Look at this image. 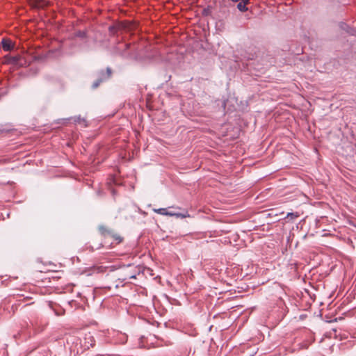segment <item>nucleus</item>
<instances>
[{
	"instance_id": "14",
	"label": "nucleus",
	"mask_w": 356,
	"mask_h": 356,
	"mask_svg": "<svg viewBox=\"0 0 356 356\" xmlns=\"http://www.w3.org/2000/svg\"><path fill=\"white\" fill-rule=\"evenodd\" d=\"M223 106H224V107H225V106H226L225 102H223Z\"/></svg>"
},
{
	"instance_id": "12",
	"label": "nucleus",
	"mask_w": 356,
	"mask_h": 356,
	"mask_svg": "<svg viewBox=\"0 0 356 356\" xmlns=\"http://www.w3.org/2000/svg\"><path fill=\"white\" fill-rule=\"evenodd\" d=\"M99 230L100 232L102 233V234H104V232H105V228L102 226H100L99 227Z\"/></svg>"
},
{
	"instance_id": "8",
	"label": "nucleus",
	"mask_w": 356,
	"mask_h": 356,
	"mask_svg": "<svg viewBox=\"0 0 356 356\" xmlns=\"http://www.w3.org/2000/svg\"><path fill=\"white\" fill-rule=\"evenodd\" d=\"M299 217V214L298 213L296 212V213H293V212H289L287 213L286 215V218H290V220H293V219H295L296 218Z\"/></svg>"
},
{
	"instance_id": "6",
	"label": "nucleus",
	"mask_w": 356,
	"mask_h": 356,
	"mask_svg": "<svg viewBox=\"0 0 356 356\" xmlns=\"http://www.w3.org/2000/svg\"><path fill=\"white\" fill-rule=\"evenodd\" d=\"M71 119L73 120L74 122L76 123H76H79V124L83 123L84 124V127H87V124H86L85 119L82 118L80 115L75 116L74 118H72Z\"/></svg>"
},
{
	"instance_id": "4",
	"label": "nucleus",
	"mask_w": 356,
	"mask_h": 356,
	"mask_svg": "<svg viewBox=\"0 0 356 356\" xmlns=\"http://www.w3.org/2000/svg\"><path fill=\"white\" fill-rule=\"evenodd\" d=\"M153 211L160 215L163 216H170L172 215L171 211H168V209L166 208H159V209H154Z\"/></svg>"
},
{
	"instance_id": "2",
	"label": "nucleus",
	"mask_w": 356,
	"mask_h": 356,
	"mask_svg": "<svg viewBox=\"0 0 356 356\" xmlns=\"http://www.w3.org/2000/svg\"><path fill=\"white\" fill-rule=\"evenodd\" d=\"M111 74H112L111 69L110 67H107L106 71L105 77L104 78H97V79L93 83L92 88H96L99 86V84L102 82L108 80L111 77Z\"/></svg>"
},
{
	"instance_id": "1",
	"label": "nucleus",
	"mask_w": 356,
	"mask_h": 356,
	"mask_svg": "<svg viewBox=\"0 0 356 356\" xmlns=\"http://www.w3.org/2000/svg\"><path fill=\"white\" fill-rule=\"evenodd\" d=\"M113 53L123 58L136 59L137 53L136 52L135 45L124 42H118L113 47Z\"/></svg>"
},
{
	"instance_id": "10",
	"label": "nucleus",
	"mask_w": 356,
	"mask_h": 356,
	"mask_svg": "<svg viewBox=\"0 0 356 356\" xmlns=\"http://www.w3.org/2000/svg\"><path fill=\"white\" fill-rule=\"evenodd\" d=\"M346 31L352 35H355L356 31L352 28H350L348 26H347Z\"/></svg>"
},
{
	"instance_id": "3",
	"label": "nucleus",
	"mask_w": 356,
	"mask_h": 356,
	"mask_svg": "<svg viewBox=\"0 0 356 356\" xmlns=\"http://www.w3.org/2000/svg\"><path fill=\"white\" fill-rule=\"evenodd\" d=\"M1 47L4 51H9L13 49L11 40L3 38L1 41Z\"/></svg>"
},
{
	"instance_id": "11",
	"label": "nucleus",
	"mask_w": 356,
	"mask_h": 356,
	"mask_svg": "<svg viewBox=\"0 0 356 356\" xmlns=\"http://www.w3.org/2000/svg\"><path fill=\"white\" fill-rule=\"evenodd\" d=\"M106 75V72L103 70L100 71L98 74V78H104Z\"/></svg>"
},
{
	"instance_id": "13",
	"label": "nucleus",
	"mask_w": 356,
	"mask_h": 356,
	"mask_svg": "<svg viewBox=\"0 0 356 356\" xmlns=\"http://www.w3.org/2000/svg\"><path fill=\"white\" fill-rule=\"evenodd\" d=\"M114 29H114V27H113V26H111V27L109 28V31H110V32H111V33H113Z\"/></svg>"
},
{
	"instance_id": "7",
	"label": "nucleus",
	"mask_w": 356,
	"mask_h": 356,
	"mask_svg": "<svg viewBox=\"0 0 356 356\" xmlns=\"http://www.w3.org/2000/svg\"><path fill=\"white\" fill-rule=\"evenodd\" d=\"M172 215H170V216H175L177 218H185L189 216V215L188 214L187 212L185 213L172 212Z\"/></svg>"
},
{
	"instance_id": "9",
	"label": "nucleus",
	"mask_w": 356,
	"mask_h": 356,
	"mask_svg": "<svg viewBox=\"0 0 356 356\" xmlns=\"http://www.w3.org/2000/svg\"><path fill=\"white\" fill-rule=\"evenodd\" d=\"M86 32L85 31H79L78 32H76V35L77 37H79V38H85L86 37Z\"/></svg>"
},
{
	"instance_id": "5",
	"label": "nucleus",
	"mask_w": 356,
	"mask_h": 356,
	"mask_svg": "<svg viewBox=\"0 0 356 356\" xmlns=\"http://www.w3.org/2000/svg\"><path fill=\"white\" fill-rule=\"evenodd\" d=\"M248 2V1H242L241 2H239L238 4H237V8L241 11V12H245L248 10V8L246 6V4Z\"/></svg>"
}]
</instances>
